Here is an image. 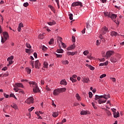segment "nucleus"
<instances>
[{"instance_id": "6", "label": "nucleus", "mask_w": 124, "mask_h": 124, "mask_svg": "<svg viewBox=\"0 0 124 124\" xmlns=\"http://www.w3.org/2000/svg\"><path fill=\"white\" fill-rule=\"evenodd\" d=\"M14 57L13 56H11L10 57L7 58V61L9 62V64H12L13 63V59Z\"/></svg>"}, {"instance_id": "34", "label": "nucleus", "mask_w": 124, "mask_h": 124, "mask_svg": "<svg viewBox=\"0 0 124 124\" xmlns=\"http://www.w3.org/2000/svg\"><path fill=\"white\" fill-rule=\"evenodd\" d=\"M100 99V96L98 95H95L94 100H97V99Z\"/></svg>"}, {"instance_id": "62", "label": "nucleus", "mask_w": 124, "mask_h": 124, "mask_svg": "<svg viewBox=\"0 0 124 124\" xmlns=\"http://www.w3.org/2000/svg\"><path fill=\"white\" fill-rule=\"evenodd\" d=\"M99 44H100V43L99 42V41L98 40H97L96 41V45H97V46H98V45H99Z\"/></svg>"}, {"instance_id": "58", "label": "nucleus", "mask_w": 124, "mask_h": 124, "mask_svg": "<svg viewBox=\"0 0 124 124\" xmlns=\"http://www.w3.org/2000/svg\"><path fill=\"white\" fill-rule=\"evenodd\" d=\"M72 41H73V42H75V41H76L75 37L74 36H72Z\"/></svg>"}, {"instance_id": "17", "label": "nucleus", "mask_w": 124, "mask_h": 124, "mask_svg": "<svg viewBox=\"0 0 124 124\" xmlns=\"http://www.w3.org/2000/svg\"><path fill=\"white\" fill-rule=\"evenodd\" d=\"M82 81L83 83H89V81H90V79H89V78H84Z\"/></svg>"}, {"instance_id": "38", "label": "nucleus", "mask_w": 124, "mask_h": 124, "mask_svg": "<svg viewBox=\"0 0 124 124\" xmlns=\"http://www.w3.org/2000/svg\"><path fill=\"white\" fill-rule=\"evenodd\" d=\"M38 37L39 38H40V39H43V38H44V36L43 35V34H40Z\"/></svg>"}, {"instance_id": "59", "label": "nucleus", "mask_w": 124, "mask_h": 124, "mask_svg": "<svg viewBox=\"0 0 124 124\" xmlns=\"http://www.w3.org/2000/svg\"><path fill=\"white\" fill-rule=\"evenodd\" d=\"M34 62L33 61H31V64L32 66V68H33L34 67V65H33V63Z\"/></svg>"}, {"instance_id": "14", "label": "nucleus", "mask_w": 124, "mask_h": 124, "mask_svg": "<svg viewBox=\"0 0 124 124\" xmlns=\"http://www.w3.org/2000/svg\"><path fill=\"white\" fill-rule=\"evenodd\" d=\"M99 104H102V103H105V102H106V100H102L101 99H99L97 100Z\"/></svg>"}, {"instance_id": "55", "label": "nucleus", "mask_w": 124, "mask_h": 124, "mask_svg": "<svg viewBox=\"0 0 124 124\" xmlns=\"http://www.w3.org/2000/svg\"><path fill=\"white\" fill-rule=\"evenodd\" d=\"M87 58H88V59H89L90 60H93V56H92L91 55L87 56Z\"/></svg>"}, {"instance_id": "45", "label": "nucleus", "mask_w": 124, "mask_h": 124, "mask_svg": "<svg viewBox=\"0 0 124 124\" xmlns=\"http://www.w3.org/2000/svg\"><path fill=\"white\" fill-rule=\"evenodd\" d=\"M23 27H24V24H23V23H20L19 24V25H18V27L22 28H23Z\"/></svg>"}, {"instance_id": "18", "label": "nucleus", "mask_w": 124, "mask_h": 124, "mask_svg": "<svg viewBox=\"0 0 124 124\" xmlns=\"http://www.w3.org/2000/svg\"><path fill=\"white\" fill-rule=\"evenodd\" d=\"M110 35L111 36H117V35H118V32L114 31H112L110 33Z\"/></svg>"}, {"instance_id": "41", "label": "nucleus", "mask_w": 124, "mask_h": 124, "mask_svg": "<svg viewBox=\"0 0 124 124\" xmlns=\"http://www.w3.org/2000/svg\"><path fill=\"white\" fill-rule=\"evenodd\" d=\"M23 6H24V7H28V6H29V3L28 2H25L23 4Z\"/></svg>"}, {"instance_id": "64", "label": "nucleus", "mask_w": 124, "mask_h": 124, "mask_svg": "<svg viewBox=\"0 0 124 124\" xmlns=\"http://www.w3.org/2000/svg\"><path fill=\"white\" fill-rule=\"evenodd\" d=\"M86 32V28H84V30L82 31V33L84 34Z\"/></svg>"}, {"instance_id": "48", "label": "nucleus", "mask_w": 124, "mask_h": 124, "mask_svg": "<svg viewBox=\"0 0 124 124\" xmlns=\"http://www.w3.org/2000/svg\"><path fill=\"white\" fill-rule=\"evenodd\" d=\"M33 109H34V107H31L30 108H29V109H28V111H29V112H31V111H32V110H33Z\"/></svg>"}, {"instance_id": "2", "label": "nucleus", "mask_w": 124, "mask_h": 124, "mask_svg": "<svg viewBox=\"0 0 124 124\" xmlns=\"http://www.w3.org/2000/svg\"><path fill=\"white\" fill-rule=\"evenodd\" d=\"M107 31H108V28H107L106 26H104L102 30L100 31V35L99 36V38L101 40L103 41V42H105V39L103 38V36L102 35H104V34H106V32H107Z\"/></svg>"}, {"instance_id": "31", "label": "nucleus", "mask_w": 124, "mask_h": 124, "mask_svg": "<svg viewBox=\"0 0 124 124\" xmlns=\"http://www.w3.org/2000/svg\"><path fill=\"white\" fill-rule=\"evenodd\" d=\"M11 107H12L13 108H14V109H15L16 110V109H17L18 107H17V105L15 104H14L13 105H11Z\"/></svg>"}, {"instance_id": "25", "label": "nucleus", "mask_w": 124, "mask_h": 124, "mask_svg": "<svg viewBox=\"0 0 124 124\" xmlns=\"http://www.w3.org/2000/svg\"><path fill=\"white\" fill-rule=\"evenodd\" d=\"M1 42L2 43H4V42H5V41H6V40H7V39L5 38H3L2 36H1Z\"/></svg>"}, {"instance_id": "11", "label": "nucleus", "mask_w": 124, "mask_h": 124, "mask_svg": "<svg viewBox=\"0 0 124 124\" xmlns=\"http://www.w3.org/2000/svg\"><path fill=\"white\" fill-rule=\"evenodd\" d=\"M109 17L111 18L112 20H115L116 18H117V15L114 14H110V15H109Z\"/></svg>"}, {"instance_id": "8", "label": "nucleus", "mask_w": 124, "mask_h": 124, "mask_svg": "<svg viewBox=\"0 0 124 124\" xmlns=\"http://www.w3.org/2000/svg\"><path fill=\"white\" fill-rule=\"evenodd\" d=\"M76 47V46L75 45V44H74L73 45L70 46L69 47L67 48V51H71V50H74V49H75V47Z\"/></svg>"}, {"instance_id": "7", "label": "nucleus", "mask_w": 124, "mask_h": 124, "mask_svg": "<svg viewBox=\"0 0 124 124\" xmlns=\"http://www.w3.org/2000/svg\"><path fill=\"white\" fill-rule=\"evenodd\" d=\"M40 62H39V60H37L35 62V67L37 69H39L40 67Z\"/></svg>"}, {"instance_id": "46", "label": "nucleus", "mask_w": 124, "mask_h": 124, "mask_svg": "<svg viewBox=\"0 0 124 124\" xmlns=\"http://www.w3.org/2000/svg\"><path fill=\"white\" fill-rule=\"evenodd\" d=\"M106 111H107V114L108 116H111V112H110V111L108 110V109H106Z\"/></svg>"}, {"instance_id": "36", "label": "nucleus", "mask_w": 124, "mask_h": 124, "mask_svg": "<svg viewBox=\"0 0 124 124\" xmlns=\"http://www.w3.org/2000/svg\"><path fill=\"white\" fill-rule=\"evenodd\" d=\"M62 62L63 64H68L69 62L67 60H66L65 61H62Z\"/></svg>"}, {"instance_id": "49", "label": "nucleus", "mask_w": 124, "mask_h": 124, "mask_svg": "<svg viewBox=\"0 0 124 124\" xmlns=\"http://www.w3.org/2000/svg\"><path fill=\"white\" fill-rule=\"evenodd\" d=\"M89 94L90 98H92V97H93V93L92 92H89Z\"/></svg>"}, {"instance_id": "54", "label": "nucleus", "mask_w": 124, "mask_h": 124, "mask_svg": "<svg viewBox=\"0 0 124 124\" xmlns=\"http://www.w3.org/2000/svg\"><path fill=\"white\" fill-rule=\"evenodd\" d=\"M92 104L93 107V108H94V109H96V108H96V107L95 106V105H94V103H92Z\"/></svg>"}, {"instance_id": "10", "label": "nucleus", "mask_w": 124, "mask_h": 124, "mask_svg": "<svg viewBox=\"0 0 124 124\" xmlns=\"http://www.w3.org/2000/svg\"><path fill=\"white\" fill-rule=\"evenodd\" d=\"M15 88H24V85L21 83H16L15 84Z\"/></svg>"}, {"instance_id": "50", "label": "nucleus", "mask_w": 124, "mask_h": 124, "mask_svg": "<svg viewBox=\"0 0 124 124\" xmlns=\"http://www.w3.org/2000/svg\"><path fill=\"white\" fill-rule=\"evenodd\" d=\"M42 50H43V51H46V50H47V47H46V46H42Z\"/></svg>"}, {"instance_id": "1", "label": "nucleus", "mask_w": 124, "mask_h": 124, "mask_svg": "<svg viewBox=\"0 0 124 124\" xmlns=\"http://www.w3.org/2000/svg\"><path fill=\"white\" fill-rule=\"evenodd\" d=\"M29 83L31 87H32L33 93H39V88H38V86H37V83L33 81H29Z\"/></svg>"}, {"instance_id": "13", "label": "nucleus", "mask_w": 124, "mask_h": 124, "mask_svg": "<svg viewBox=\"0 0 124 124\" xmlns=\"http://www.w3.org/2000/svg\"><path fill=\"white\" fill-rule=\"evenodd\" d=\"M113 117L114 118H119V117H120V112H119V111L114 112Z\"/></svg>"}, {"instance_id": "23", "label": "nucleus", "mask_w": 124, "mask_h": 124, "mask_svg": "<svg viewBox=\"0 0 124 124\" xmlns=\"http://www.w3.org/2000/svg\"><path fill=\"white\" fill-rule=\"evenodd\" d=\"M60 84L61 85H67V83H66V81H65V79H63L62 80L61 82H60Z\"/></svg>"}, {"instance_id": "22", "label": "nucleus", "mask_w": 124, "mask_h": 124, "mask_svg": "<svg viewBox=\"0 0 124 124\" xmlns=\"http://www.w3.org/2000/svg\"><path fill=\"white\" fill-rule=\"evenodd\" d=\"M26 71L27 72L28 74H31V70L30 69V68L27 67L26 68Z\"/></svg>"}, {"instance_id": "37", "label": "nucleus", "mask_w": 124, "mask_h": 124, "mask_svg": "<svg viewBox=\"0 0 124 124\" xmlns=\"http://www.w3.org/2000/svg\"><path fill=\"white\" fill-rule=\"evenodd\" d=\"M89 54V51L88 50H85L83 52V55L84 56H87Z\"/></svg>"}, {"instance_id": "60", "label": "nucleus", "mask_w": 124, "mask_h": 124, "mask_svg": "<svg viewBox=\"0 0 124 124\" xmlns=\"http://www.w3.org/2000/svg\"><path fill=\"white\" fill-rule=\"evenodd\" d=\"M66 122V119H63L62 120V122H61V124H63V123H65Z\"/></svg>"}, {"instance_id": "30", "label": "nucleus", "mask_w": 124, "mask_h": 124, "mask_svg": "<svg viewBox=\"0 0 124 124\" xmlns=\"http://www.w3.org/2000/svg\"><path fill=\"white\" fill-rule=\"evenodd\" d=\"M68 16H69L70 20H73V15L72 14H69Z\"/></svg>"}, {"instance_id": "43", "label": "nucleus", "mask_w": 124, "mask_h": 124, "mask_svg": "<svg viewBox=\"0 0 124 124\" xmlns=\"http://www.w3.org/2000/svg\"><path fill=\"white\" fill-rule=\"evenodd\" d=\"M26 46L27 47V48H29L30 49L31 48V45H30V44L27 43L26 44Z\"/></svg>"}, {"instance_id": "3", "label": "nucleus", "mask_w": 124, "mask_h": 124, "mask_svg": "<svg viewBox=\"0 0 124 124\" xmlns=\"http://www.w3.org/2000/svg\"><path fill=\"white\" fill-rule=\"evenodd\" d=\"M65 91H66V88H65L55 89L53 91V95H59L60 93H63L65 92Z\"/></svg>"}, {"instance_id": "44", "label": "nucleus", "mask_w": 124, "mask_h": 124, "mask_svg": "<svg viewBox=\"0 0 124 124\" xmlns=\"http://www.w3.org/2000/svg\"><path fill=\"white\" fill-rule=\"evenodd\" d=\"M104 77H106V74H103L101 75L100 78V79H102V78H104Z\"/></svg>"}, {"instance_id": "29", "label": "nucleus", "mask_w": 124, "mask_h": 124, "mask_svg": "<svg viewBox=\"0 0 124 124\" xmlns=\"http://www.w3.org/2000/svg\"><path fill=\"white\" fill-rule=\"evenodd\" d=\"M48 24L49 26H53V25H55L56 24V22L53 21L52 22H48Z\"/></svg>"}, {"instance_id": "63", "label": "nucleus", "mask_w": 124, "mask_h": 124, "mask_svg": "<svg viewBox=\"0 0 124 124\" xmlns=\"http://www.w3.org/2000/svg\"><path fill=\"white\" fill-rule=\"evenodd\" d=\"M7 70V67H3L2 69V70L4 71H5V70Z\"/></svg>"}, {"instance_id": "40", "label": "nucleus", "mask_w": 124, "mask_h": 124, "mask_svg": "<svg viewBox=\"0 0 124 124\" xmlns=\"http://www.w3.org/2000/svg\"><path fill=\"white\" fill-rule=\"evenodd\" d=\"M89 67L91 70H94V67H93V66L89 65Z\"/></svg>"}, {"instance_id": "27", "label": "nucleus", "mask_w": 124, "mask_h": 124, "mask_svg": "<svg viewBox=\"0 0 124 124\" xmlns=\"http://www.w3.org/2000/svg\"><path fill=\"white\" fill-rule=\"evenodd\" d=\"M100 98H105V99H108V98L106 97L107 95L106 94H104V95H100Z\"/></svg>"}, {"instance_id": "4", "label": "nucleus", "mask_w": 124, "mask_h": 124, "mask_svg": "<svg viewBox=\"0 0 124 124\" xmlns=\"http://www.w3.org/2000/svg\"><path fill=\"white\" fill-rule=\"evenodd\" d=\"M81 6V7L83 6V4L80 1L74 2L72 4V6H73V7H75V6Z\"/></svg>"}, {"instance_id": "33", "label": "nucleus", "mask_w": 124, "mask_h": 124, "mask_svg": "<svg viewBox=\"0 0 124 124\" xmlns=\"http://www.w3.org/2000/svg\"><path fill=\"white\" fill-rule=\"evenodd\" d=\"M76 97L77 98L78 100H80V98H81V97L79 95V94L77 93L76 94Z\"/></svg>"}, {"instance_id": "42", "label": "nucleus", "mask_w": 124, "mask_h": 124, "mask_svg": "<svg viewBox=\"0 0 124 124\" xmlns=\"http://www.w3.org/2000/svg\"><path fill=\"white\" fill-rule=\"evenodd\" d=\"M104 14L105 16H108V17H109V15H111V14H109V13H108V12H105L104 13Z\"/></svg>"}, {"instance_id": "47", "label": "nucleus", "mask_w": 124, "mask_h": 124, "mask_svg": "<svg viewBox=\"0 0 124 124\" xmlns=\"http://www.w3.org/2000/svg\"><path fill=\"white\" fill-rule=\"evenodd\" d=\"M61 44H62V47L63 48H66V45H65V44L63 43H61Z\"/></svg>"}, {"instance_id": "32", "label": "nucleus", "mask_w": 124, "mask_h": 124, "mask_svg": "<svg viewBox=\"0 0 124 124\" xmlns=\"http://www.w3.org/2000/svg\"><path fill=\"white\" fill-rule=\"evenodd\" d=\"M57 41H60L61 43H62V38L61 37H57Z\"/></svg>"}, {"instance_id": "20", "label": "nucleus", "mask_w": 124, "mask_h": 124, "mask_svg": "<svg viewBox=\"0 0 124 124\" xmlns=\"http://www.w3.org/2000/svg\"><path fill=\"white\" fill-rule=\"evenodd\" d=\"M75 54H76V52H69V51L67 52V56H74V55H75Z\"/></svg>"}, {"instance_id": "56", "label": "nucleus", "mask_w": 124, "mask_h": 124, "mask_svg": "<svg viewBox=\"0 0 124 124\" xmlns=\"http://www.w3.org/2000/svg\"><path fill=\"white\" fill-rule=\"evenodd\" d=\"M33 55L34 58H35V59L37 58V53H36V52H34L33 54Z\"/></svg>"}, {"instance_id": "53", "label": "nucleus", "mask_w": 124, "mask_h": 124, "mask_svg": "<svg viewBox=\"0 0 124 124\" xmlns=\"http://www.w3.org/2000/svg\"><path fill=\"white\" fill-rule=\"evenodd\" d=\"M14 91H15V92H17L19 91V89H18V87H15L14 89Z\"/></svg>"}, {"instance_id": "28", "label": "nucleus", "mask_w": 124, "mask_h": 124, "mask_svg": "<svg viewBox=\"0 0 124 124\" xmlns=\"http://www.w3.org/2000/svg\"><path fill=\"white\" fill-rule=\"evenodd\" d=\"M57 53H63V50H62V49H58L56 51Z\"/></svg>"}, {"instance_id": "9", "label": "nucleus", "mask_w": 124, "mask_h": 124, "mask_svg": "<svg viewBox=\"0 0 124 124\" xmlns=\"http://www.w3.org/2000/svg\"><path fill=\"white\" fill-rule=\"evenodd\" d=\"M90 113L88 110H82L80 111V115H90Z\"/></svg>"}, {"instance_id": "26", "label": "nucleus", "mask_w": 124, "mask_h": 124, "mask_svg": "<svg viewBox=\"0 0 124 124\" xmlns=\"http://www.w3.org/2000/svg\"><path fill=\"white\" fill-rule=\"evenodd\" d=\"M48 62H44V68H47V67H48Z\"/></svg>"}, {"instance_id": "35", "label": "nucleus", "mask_w": 124, "mask_h": 124, "mask_svg": "<svg viewBox=\"0 0 124 124\" xmlns=\"http://www.w3.org/2000/svg\"><path fill=\"white\" fill-rule=\"evenodd\" d=\"M55 55H56L57 58H62V55L61 54H58L57 53H55Z\"/></svg>"}, {"instance_id": "15", "label": "nucleus", "mask_w": 124, "mask_h": 124, "mask_svg": "<svg viewBox=\"0 0 124 124\" xmlns=\"http://www.w3.org/2000/svg\"><path fill=\"white\" fill-rule=\"evenodd\" d=\"M59 116V112H53L52 113V116L53 118H57Z\"/></svg>"}, {"instance_id": "39", "label": "nucleus", "mask_w": 124, "mask_h": 124, "mask_svg": "<svg viewBox=\"0 0 124 124\" xmlns=\"http://www.w3.org/2000/svg\"><path fill=\"white\" fill-rule=\"evenodd\" d=\"M70 80H71V81H72V82H73V83H74L75 82H76V80L74 78H73L71 77L70 78Z\"/></svg>"}, {"instance_id": "19", "label": "nucleus", "mask_w": 124, "mask_h": 124, "mask_svg": "<svg viewBox=\"0 0 124 124\" xmlns=\"http://www.w3.org/2000/svg\"><path fill=\"white\" fill-rule=\"evenodd\" d=\"M108 63H109V62L108 61H106V62L104 63H101L99 64V66H104V65H108Z\"/></svg>"}, {"instance_id": "12", "label": "nucleus", "mask_w": 124, "mask_h": 124, "mask_svg": "<svg viewBox=\"0 0 124 124\" xmlns=\"http://www.w3.org/2000/svg\"><path fill=\"white\" fill-rule=\"evenodd\" d=\"M113 53H114L113 51H108L107 52L106 56H107V58H110V57H111V56H112V55H113Z\"/></svg>"}, {"instance_id": "57", "label": "nucleus", "mask_w": 124, "mask_h": 124, "mask_svg": "<svg viewBox=\"0 0 124 124\" xmlns=\"http://www.w3.org/2000/svg\"><path fill=\"white\" fill-rule=\"evenodd\" d=\"M111 80L112 82H116V78H111Z\"/></svg>"}, {"instance_id": "52", "label": "nucleus", "mask_w": 124, "mask_h": 124, "mask_svg": "<svg viewBox=\"0 0 124 124\" xmlns=\"http://www.w3.org/2000/svg\"><path fill=\"white\" fill-rule=\"evenodd\" d=\"M4 96L6 97V98H8V97H9V95L6 94L5 93H4Z\"/></svg>"}, {"instance_id": "61", "label": "nucleus", "mask_w": 124, "mask_h": 124, "mask_svg": "<svg viewBox=\"0 0 124 124\" xmlns=\"http://www.w3.org/2000/svg\"><path fill=\"white\" fill-rule=\"evenodd\" d=\"M46 89L47 91H50V88L48 86V85L46 86Z\"/></svg>"}, {"instance_id": "21", "label": "nucleus", "mask_w": 124, "mask_h": 124, "mask_svg": "<svg viewBox=\"0 0 124 124\" xmlns=\"http://www.w3.org/2000/svg\"><path fill=\"white\" fill-rule=\"evenodd\" d=\"M110 61L111 62H118V60H117L116 58L113 57L110 58Z\"/></svg>"}, {"instance_id": "5", "label": "nucleus", "mask_w": 124, "mask_h": 124, "mask_svg": "<svg viewBox=\"0 0 124 124\" xmlns=\"http://www.w3.org/2000/svg\"><path fill=\"white\" fill-rule=\"evenodd\" d=\"M27 104H31V103H33L34 101H33V98L32 97H30L25 101Z\"/></svg>"}, {"instance_id": "24", "label": "nucleus", "mask_w": 124, "mask_h": 124, "mask_svg": "<svg viewBox=\"0 0 124 124\" xmlns=\"http://www.w3.org/2000/svg\"><path fill=\"white\" fill-rule=\"evenodd\" d=\"M48 7H49V8H50V9H51L52 11H53L54 13H56V10H55L54 7L51 5H48Z\"/></svg>"}, {"instance_id": "16", "label": "nucleus", "mask_w": 124, "mask_h": 124, "mask_svg": "<svg viewBox=\"0 0 124 124\" xmlns=\"http://www.w3.org/2000/svg\"><path fill=\"white\" fill-rule=\"evenodd\" d=\"M3 37L7 39V38H8L9 36V35H8V33H7V32H3Z\"/></svg>"}, {"instance_id": "51", "label": "nucleus", "mask_w": 124, "mask_h": 124, "mask_svg": "<svg viewBox=\"0 0 124 124\" xmlns=\"http://www.w3.org/2000/svg\"><path fill=\"white\" fill-rule=\"evenodd\" d=\"M53 41H54V39H51L50 41L48 43L49 45H51V44H52V43H53Z\"/></svg>"}]
</instances>
